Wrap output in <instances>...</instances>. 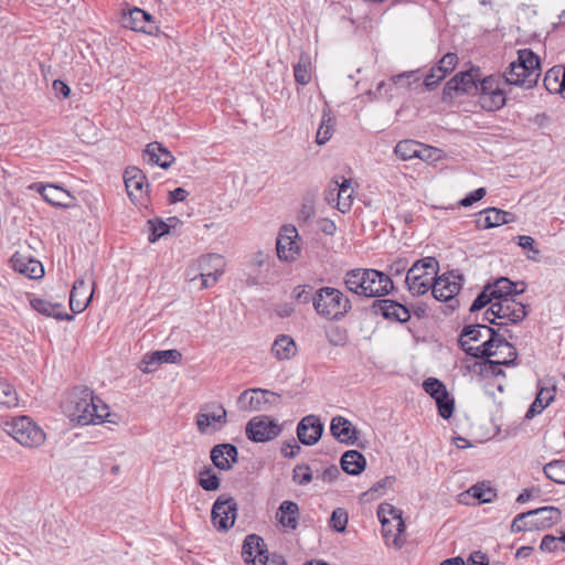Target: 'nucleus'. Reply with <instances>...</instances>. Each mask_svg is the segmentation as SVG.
<instances>
[{
    "label": "nucleus",
    "mask_w": 565,
    "mask_h": 565,
    "mask_svg": "<svg viewBox=\"0 0 565 565\" xmlns=\"http://www.w3.org/2000/svg\"><path fill=\"white\" fill-rule=\"evenodd\" d=\"M461 349L473 358H490L498 354V350L510 351L511 359L518 356L514 347L493 328L484 324L466 326L459 337Z\"/></svg>",
    "instance_id": "nucleus-1"
},
{
    "label": "nucleus",
    "mask_w": 565,
    "mask_h": 565,
    "mask_svg": "<svg viewBox=\"0 0 565 565\" xmlns=\"http://www.w3.org/2000/svg\"><path fill=\"white\" fill-rule=\"evenodd\" d=\"M64 414L78 425L103 423L109 415L108 406L87 386H77L63 404Z\"/></svg>",
    "instance_id": "nucleus-2"
},
{
    "label": "nucleus",
    "mask_w": 565,
    "mask_h": 565,
    "mask_svg": "<svg viewBox=\"0 0 565 565\" xmlns=\"http://www.w3.org/2000/svg\"><path fill=\"white\" fill-rule=\"evenodd\" d=\"M347 288L359 296L382 297L394 287L391 277L376 269L356 268L344 276Z\"/></svg>",
    "instance_id": "nucleus-3"
},
{
    "label": "nucleus",
    "mask_w": 565,
    "mask_h": 565,
    "mask_svg": "<svg viewBox=\"0 0 565 565\" xmlns=\"http://www.w3.org/2000/svg\"><path fill=\"white\" fill-rule=\"evenodd\" d=\"M312 305L317 315L328 320H340L351 309L350 299L339 289L321 287L312 296Z\"/></svg>",
    "instance_id": "nucleus-4"
},
{
    "label": "nucleus",
    "mask_w": 565,
    "mask_h": 565,
    "mask_svg": "<svg viewBox=\"0 0 565 565\" xmlns=\"http://www.w3.org/2000/svg\"><path fill=\"white\" fill-rule=\"evenodd\" d=\"M438 268L439 264L435 257H424L416 260L406 274L405 282L408 291L413 296L425 295L430 289L438 274Z\"/></svg>",
    "instance_id": "nucleus-5"
},
{
    "label": "nucleus",
    "mask_w": 565,
    "mask_h": 565,
    "mask_svg": "<svg viewBox=\"0 0 565 565\" xmlns=\"http://www.w3.org/2000/svg\"><path fill=\"white\" fill-rule=\"evenodd\" d=\"M561 519V511L555 507H542L518 514L511 524V532L545 530Z\"/></svg>",
    "instance_id": "nucleus-6"
},
{
    "label": "nucleus",
    "mask_w": 565,
    "mask_h": 565,
    "mask_svg": "<svg viewBox=\"0 0 565 565\" xmlns=\"http://www.w3.org/2000/svg\"><path fill=\"white\" fill-rule=\"evenodd\" d=\"M3 430L24 447H39L45 440V433L29 416H18L4 422Z\"/></svg>",
    "instance_id": "nucleus-7"
},
{
    "label": "nucleus",
    "mask_w": 565,
    "mask_h": 565,
    "mask_svg": "<svg viewBox=\"0 0 565 565\" xmlns=\"http://www.w3.org/2000/svg\"><path fill=\"white\" fill-rule=\"evenodd\" d=\"M377 516L382 524V533L384 539L388 542L392 539V544L401 548L403 542L401 534L405 531V523L402 518V511L391 504H380L377 509Z\"/></svg>",
    "instance_id": "nucleus-8"
},
{
    "label": "nucleus",
    "mask_w": 565,
    "mask_h": 565,
    "mask_svg": "<svg viewBox=\"0 0 565 565\" xmlns=\"http://www.w3.org/2000/svg\"><path fill=\"white\" fill-rule=\"evenodd\" d=\"M195 424L201 434L217 431L227 424V412L218 402L204 403L195 415Z\"/></svg>",
    "instance_id": "nucleus-9"
},
{
    "label": "nucleus",
    "mask_w": 565,
    "mask_h": 565,
    "mask_svg": "<svg viewBox=\"0 0 565 565\" xmlns=\"http://www.w3.org/2000/svg\"><path fill=\"white\" fill-rule=\"evenodd\" d=\"M462 276L454 271L445 273L435 277L430 287L434 298L438 301H449V307L455 310L458 307V300L455 297L461 289Z\"/></svg>",
    "instance_id": "nucleus-10"
},
{
    "label": "nucleus",
    "mask_w": 565,
    "mask_h": 565,
    "mask_svg": "<svg viewBox=\"0 0 565 565\" xmlns=\"http://www.w3.org/2000/svg\"><path fill=\"white\" fill-rule=\"evenodd\" d=\"M279 394L264 388H249L241 393L237 405L241 411L258 412L277 404Z\"/></svg>",
    "instance_id": "nucleus-11"
},
{
    "label": "nucleus",
    "mask_w": 565,
    "mask_h": 565,
    "mask_svg": "<svg viewBox=\"0 0 565 565\" xmlns=\"http://www.w3.org/2000/svg\"><path fill=\"white\" fill-rule=\"evenodd\" d=\"M237 503L234 498L220 495L212 507L211 518L218 531L230 530L236 520Z\"/></svg>",
    "instance_id": "nucleus-12"
},
{
    "label": "nucleus",
    "mask_w": 565,
    "mask_h": 565,
    "mask_svg": "<svg viewBox=\"0 0 565 565\" xmlns=\"http://www.w3.org/2000/svg\"><path fill=\"white\" fill-rule=\"evenodd\" d=\"M280 433L281 428L277 422L264 415L252 418L246 425V435L255 443L273 440Z\"/></svg>",
    "instance_id": "nucleus-13"
},
{
    "label": "nucleus",
    "mask_w": 565,
    "mask_h": 565,
    "mask_svg": "<svg viewBox=\"0 0 565 565\" xmlns=\"http://www.w3.org/2000/svg\"><path fill=\"white\" fill-rule=\"evenodd\" d=\"M30 189L39 192L43 200L52 206L71 209L76 205L75 198L60 185L33 183Z\"/></svg>",
    "instance_id": "nucleus-14"
},
{
    "label": "nucleus",
    "mask_w": 565,
    "mask_h": 565,
    "mask_svg": "<svg viewBox=\"0 0 565 565\" xmlns=\"http://www.w3.org/2000/svg\"><path fill=\"white\" fill-rule=\"evenodd\" d=\"M298 231L294 225H285L281 227L277 242V256L284 262H294L300 253V246L297 242Z\"/></svg>",
    "instance_id": "nucleus-15"
},
{
    "label": "nucleus",
    "mask_w": 565,
    "mask_h": 565,
    "mask_svg": "<svg viewBox=\"0 0 565 565\" xmlns=\"http://www.w3.org/2000/svg\"><path fill=\"white\" fill-rule=\"evenodd\" d=\"M490 313L493 317H498V319L512 323L521 322L527 315L525 306L522 302L515 301L512 297L498 299L495 302H492Z\"/></svg>",
    "instance_id": "nucleus-16"
},
{
    "label": "nucleus",
    "mask_w": 565,
    "mask_h": 565,
    "mask_svg": "<svg viewBox=\"0 0 565 565\" xmlns=\"http://www.w3.org/2000/svg\"><path fill=\"white\" fill-rule=\"evenodd\" d=\"M323 428L318 416L307 415L297 425V437L302 445L312 446L320 440Z\"/></svg>",
    "instance_id": "nucleus-17"
},
{
    "label": "nucleus",
    "mask_w": 565,
    "mask_h": 565,
    "mask_svg": "<svg viewBox=\"0 0 565 565\" xmlns=\"http://www.w3.org/2000/svg\"><path fill=\"white\" fill-rule=\"evenodd\" d=\"M242 555L247 564L266 565L268 562V554L265 550L264 540L256 534H249L246 536L243 544Z\"/></svg>",
    "instance_id": "nucleus-18"
},
{
    "label": "nucleus",
    "mask_w": 565,
    "mask_h": 565,
    "mask_svg": "<svg viewBox=\"0 0 565 565\" xmlns=\"http://www.w3.org/2000/svg\"><path fill=\"white\" fill-rule=\"evenodd\" d=\"M372 310L376 315H382L385 319L398 322H407L411 319L408 308L391 299H377L372 305Z\"/></svg>",
    "instance_id": "nucleus-19"
},
{
    "label": "nucleus",
    "mask_w": 565,
    "mask_h": 565,
    "mask_svg": "<svg viewBox=\"0 0 565 565\" xmlns=\"http://www.w3.org/2000/svg\"><path fill=\"white\" fill-rule=\"evenodd\" d=\"M10 263L15 271L30 279H40L44 276V267L42 263L20 252H15L11 256Z\"/></svg>",
    "instance_id": "nucleus-20"
},
{
    "label": "nucleus",
    "mask_w": 565,
    "mask_h": 565,
    "mask_svg": "<svg viewBox=\"0 0 565 565\" xmlns=\"http://www.w3.org/2000/svg\"><path fill=\"white\" fill-rule=\"evenodd\" d=\"M94 289L84 278H77L70 294V308L74 313L83 312L92 301Z\"/></svg>",
    "instance_id": "nucleus-21"
},
{
    "label": "nucleus",
    "mask_w": 565,
    "mask_h": 565,
    "mask_svg": "<svg viewBox=\"0 0 565 565\" xmlns=\"http://www.w3.org/2000/svg\"><path fill=\"white\" fill-rule=\"evenodd\" d=\"M211 460L220 470H230L238 460V449L232 444H218L211 450Z\"/></svg>",
    "instance_id": "nucleus-22"
},
{
    "label": "nucleus",
    "mask_w": 565,
    "mask_h": 565,
    "mask_svg": "<svg viewBox=\"0 0 565 565\" xmlns=\"http://www.w3.org/2000/svg\"><path fill=\"white\" fill-rule=\"evenodd\" d=\"M225 262L218 254H209L200 257L196 262V270L200 277H213L217 281L224 273Z\"/></svg>",
    "instance_id": "nucleus-23"
},
{
    "label": "nucleus",
    "mask_w": 565,
    "mask_h": 565,
    "mask_svg": "<svg viewBox=\"0 0 565 565\" xmlns=\"http://www.w3.org/2000/svg\"><path fill=\"white\" fill-rule=\"evenodd\" d=\"M331 435L347 445H353L358 439V430L352 423L342 416H335L330 423Z\"/></svg>",
    "instance_id": "nucleus-24"
},
{
    "label": "nucleus",
    "mask_w": 565,
    "mask_h": 565,
    "mask_svg": "<svg viewBox=\"0 0 565 565\" xmlns=\"http://www.w3.org/2000/svg\"><path fill=\"white\" fill-rule=\"evenodd\" d=\"M124 183L131 203L141 205V170L138 167H127L124 172Z\"/></svg>",
    "instance_id": "nucleus-25"
},
{
    "label": "nucleus",
    "mask_w": 565,
    "mask_h": 565,
    "mask_svg": "<svg viewBox=\"0 0 565 565\" xmlns=\"http://www.w3.org/2000/svg\"><path fill=\"white\" fill-rule=\"evenodd\" d=\"M181 360L182 354L177 349L154 351L143 356V373L154 371L162 363H179Z\"/></svg>",
    "instance_id": "nucleus-26"
},
{
    "label": "nucleus",
    "mask_w": 565,
    "mask_h": 565,
    "mask_svg": "<svg viewBox=\"0 0 565 565\" xmlns=\"http://www.w3.org/2000/svg\"><path fill=\"white\" fill-rule=\"evenodd\" d=\"M30 305L35 311H38L39 313H41L43 316L52 317L60 321L73 320L72 315L64 312L62 303L51 302L43 298L33 297L30 300Z\"/></svg>",
    "instance_id": "nucleus-27"
},
{
    "label": "nucleus",
    "mask_w": 565,
    "mask_h": 565,
    "mask_svg": "<svg viewBox=\"0 0 565 565\" xmlns=\"http://www.w3.org/2000/svg\"><path fill=\"white\" fill-rule=\"evenodd\" d=\"M143 156H148L151 164L158 166L162 169H168L172 166L175 158L173 154L162 146L160 142H150L143 149Z\"/></svg>",
    "instance_id": "nucleus-28"
},
{
    "label": "nucleus",
    "mask_w": 565,
    "mask_h": 565,
    "mask_svg": "<svg viewBox=\"0 0 565 565\" xmlns=\"http://www.w3.org/2000/svg\"><path fill=\"white\" fill-rule=\"evenodd\" d=\"M478 90V85L470 72H461L455 75L444 87V94L451 96L452 93L472 94Z\"/></svg>",
    "instance_id": "nucleus-29"
},
{
    "label": "nucleus",
    "mask_w": 565,
    "mask_h": 565,
    "mask_svg": "<svg viewBox=\"0 0 565 565\" xmlns=\"http://www.w3.org/2000/svg\"><path fill=\"white\" fill-rule=\"evenodd\" d=\"M277 521L286 529L295 530L298 526L299 507L294 501H282L276 513Z\"/></svg>",
    "instance_id": "nucleus-30"
},
{
    "label": "nucleus",
    "mask_w": 565,
    "mask_h": 565,
    "mask_svg": "<svg viewBox=\"0 0 565 565\" xmlns=\"http://www.w3.org/2000/svg\"><path fill=\"white\" fill-rule=\"evenodd\" d=\"M271 353L279 361L290 360L297 353V345L291 337L280 334L271 344Z\"/></svg>",
    "instance_id": "nucleus-31"
},
{
    "label": "nucleus",
    "mask_w": 565,
    "mask_h": 565,
    "mask_svg": "<svg viewBox=\"0 0 565 565\" xmlns=\"http://www.w3.org/2000/svg\"><path fill=\"white\" fill-rule=\"evenodd\" d=\"M504 78L508 84L524 86L526 88L533 87L536 83H530L526 66L518 60L510 63L509 68L504 72Z\"/></svg>",
    "instance_id": "nucleus-32"
},
{
    "label": "nucleus",
    "mask_w": 565,
    "mask_h": 565,
    "mask_svg": "<svg viewBox=\"0 0 565 565\" xmlns=\"http://www.w3.org/2000/svg\"><path fill=\"white\" fill-rule=\"evenodd\" d=\"M366 466L364 456L358 450H348L341 457V468L351 476L360 475Z\"/></svg>",
    "instance_id": "nucleus-33"
},
{
    "label": "nucleus",
    "mask_w": 565,
    "mask_h": 565,
    "mask_svg": "<svg viewBox=\"0 0 565 565\" xmlns=\"http://www.w3.org/2000/svg\"><path fill=\"white\" fill-rule=\"evenodd\" d=\"M484 218V228L497 227L503 224L514 222L515 216L507 211L489 207L481 212Z\"/></svg>",
    "instance_id": "nucleus-34"
},
{
    "label": "nucleus",
    "mask_w": 565,
    "mask_h": 565,
    "mask_svg": "<svg viewBox=\"0 0 565 565\" xmlns=\"http://www.w3.org/2000/svg\"><path fill=\"white\" fill-rule=\"evenodd\" d=\"M491 288V292L493 294L495 300L503 299L508 297L514 298V296L522 294L524 288L516 289L518 284L511 281L507 277H501L495 280L493 285H488Z\"/></svg>",
    "instance_id": "nucleus-35"
},
{
    "label": "nucleus",
    "mask_w": 565,
    "mask_h": 565,
    "mask_svg": "<svg viewBox=\"0 0 565 565\" xmlns=\"http://www.w3.org/2000/svg\"><path fill=\"white\" fill-rule=\"evenodd\" d=\"M520 63L526 66L527 76L531 78L530 83H537L540 77V61L539 57L527 49L518 51V58Z\"/></svg>",
    "instance_id": "nucleus-36"
},
{
    "label": "nucleus",
    "mask_w": 565,
    "mask_h": 565,
    "mask_svg": "<svg viewBox=\"0 0 565 565\" xmlns=\"http://www.w3.org/2000/svg\"><path fill=\"white\" fill-rule=\"evenodd\" d=\"M180 223V220L177 217H170L167 222L162 220H149L148 225L150 230V234L148 236L149 242L154 243L166 234L170 232L171 228H174Z\"/></svg>",
    "instance_id": "nucleus-37"
},
{
    "label": "nucleus",
    "mask_w": 565,
    "mask_h": 565,
    "mask_svg": "<svg viewBox=\"0 0 565 565\" xmlns=\"http://www.w3.org/2000/svg\"><path fill=\"white\" fill-rule=\"evenodd\" d=\"M554 399V388H541L527 409L525 414V418L531 419L535 415L540 414L545 407L550 405V403Z\"/></svg>",
    "instance_id": "nucleus-38"
},
{
    "label": "nucleus",
    "mask_w": 565,
    "mask_h": 565,
    "mask_svg": "<svg viewBox=\"0 0 565 565\" xmlns=\"http://www.w3.org/2000/svg\"><path fill=\"white\" fill-rule=\"evenodd\" d=\"M564 70L553 67L548 70L544 77V86L550 93H563L565 86L563 85Z\"/></svg>",
    "instance_id": "nucleus-39"
},
{
    "label": "nucleus",
    "mask_w": 565,
    "mask_h": 565,
    "mask_svg": "<svg viewBox=\"0 0 565 565\" xmlns=\"http://www.w3.org/2000/svg\"><path fill=\"white\" fill-rule=\"evenodd\" d=\"M505 94L499 87L494 92L491 90L489 94H480L481 106L490 111L502 108L505 105Z\"/></svg>",
    "instance_id": "nucleus-40"
},
{
    "label": "nucleus",
    "mask_w": 565,
    "mask_h": 565,
    "mask_svg": "<svg viewBox=\"0 0 565 565\" xmlns=\"http://www.w3.org/2000/svg\"><path fill=\"white\" fill-rule=\"evenodd\" d=\"M420 148V142L415 140L406 139L399 141L394 149L395 154L401 160H411L414 158H418V151Z\"/></svg>",
    "instance_id": "nucleus-41"
},
{
    "label": "nucleus",
    "mask_w": 565,
    "mask_h": 565,
    "mask_svg": "<svg viewBox=\"0 0 565 565\" xmlns=\"http://www.w3.org/2000/svg\"><path fill=\"white\" fill-rule=\"evenodd\" d=\"M333 127L334 119L332 118L330 110L327 111L324 109L322 114V121L317 131L316 142L318 145H324L327 141H329L330 138L332 137Z\"/></svg>",
    "instance_id": "nucleus-42"
},
{
    "label": "nucleus",
    "mask_w": 565,
    "mask_h": 565,
    "mask_svg": "<svg viewBox=\"0 0 565 565\" xmlns=\"http://www.w3.org/2000/svg\"><path fill=\"white\" fill-rule=\"evenodd\" d=\"M18 404L15 388L6 379L0 377V405L11 408L18 406Z\"/></svg>",
    "instance_id": "nucleus-43"
},
{
    "label": "nucleus",
    "mask_w": 565,
    "mask_h": 565,
    "mask_svg": "<svg viewBox=\"0 0 565 565\" xmlns=\"http://www.w3.org/2000/svg\"><path fill=\"white\" fill-rule=\"evenodd\" d=\"M337 191L338 210L344 213L350 210L352 204L353 190L351 188L350 181L344 179L341 185L337 188Z\"/></svg>",
    "instance_id": "nucleus-44"
},
{
    "label": "nucleus",
    "mask_w": 565,
    "mask_h": 565,
    "mask_svg": "<svg viewBox=\"0 0 565 565\" xmlns=\"http://www.w3.org/2000/svg\"><path fill=\"white\" fill-rule=\"evenodd\" d=\"M311 62L306 55H301L298 63L294 66L295 81L300 85H307L311 81Z\"/></svg>",
    "instance_id": "nucleus-45"
},
{
    "label": "nucleus",
    "mask_w": 565,
    "mask_h": 565,
    "mask_svg": "<svg viewBox=\"0 0 565 565\" xmlns=\"http://www.w3.org/2000/svg\"><path fill=\"white\" fill-rule=\"evenodd\" d=\"M543 471L550 480L565 483V460H553L544 466Z\"/></svg>",
    "instance_id": "nucleus-46"
},
{
    "label": "nucleus",
    "mask_w": 565,
    "mask_h": 565,
    "mask_svg": "<svg viewBox=\"0 0 565 565\" xmlns=\"http://www.w3.org/2000/svg\"><path fill=\"white\" fill-rule=\"evenodd\" d=\"M127 10L122 9V15H121V25L126 29H130L135 32H141V25L139 19L136 17V14L141 13V9L138 7L130 8L126 3Z\"/></svg>",
    "instance_id": "nucleus-47"
},
{
    "label": "nucleus",
    "mask_w": 565,
    "mask_h": 565,
    "mask_svg": "<svg viewBox=\"0 0 565 565\" xmlns=\"http://www.w3.org/2000/svg\"><path fill=\"white\" fill-rule=\"evenodd\" d=\"M198 483L205 491H215L220 488V479L211 467H205L200 471Z\"/></svg>",
    "instance_id": "nucleus-48"
},
{
    "label": "nucleus",
    "mask_w": 565,
    "mask_h": 565,
    "mask_svg": "<svg viewBox=\"0 0 565 565\" xmlns=\"http://www.w3.org/2000/svg\"><path fill=\"white\" fill-rule=\"evenodd\" d=\"M467 492L478 499L481 503H489L497 497L495 491L483 482L470 487Z\"/></svg>",
    "instance_id": "nucleus-49"
},
{
    "label": "nucleus",
    "mask_w": 565,
    "mask_h": 565,
    "mask_svg": "<svg viewBox=\"0 0 565 565\" xmlns=\"http://www.w3.org/2000/svg\"><path fill=\"white\" fill-rule=\"evenodd\" d=\"M329 524L335 532H344L348 524L347 511L342 508H337L331 514Z\"/></svg>",
    "instance_id": "nucleus-50"
},
{
    "label": "nucleus",
    "mask_w": 565,
    "mask_h": 565,
    "mask_svg": "<svg viewBox=\"0 0 565 565\" xmlns=\"http://www.w3.org/2000/svg\"><path fill=\"white\" fill-rule=\"evenodd\" d=\"M492 302H495V298H494L493 294L491 292V288H489V286H486L484 289L473 300V302L470 307V311L471 312L479 311L489 303H490V306H492Z\"/></svg>",
    "instance_id": "nucleus-51"
},
{
    "label": "nucleus",
    "mask_w": 565,
    "mask_h": 565,
    "mask_svg": "<svg viewBox=\"0 0 565 565\" xmlns=\"http://www.w3.org/2000/svg\"><path fill=\"white\" fill-rule=\"evenodd\" d=\"M436 404L438 407V413L444 419H448L451 417L454 412V399L449 396L448 392L441 394V396L437 397Z\"/></svg>",
    "instance_id": "nucleus-52"
},
{
    "label": "nucleus",
    "mask_w": 565,
    "mask_h": 565,
    "mask_svg": "<svg viewBox=\"0 0 565 565\" xmlns=\"http://www.w3.org/2000/svg\"><path fill=\"white\" fill-rule=\"evenodd\" d=\"M443 156H444V152L441 149L420 143V148L418 151V159H420L425 162H436V161H439L443 158Z\"/></svg>",
    "instance_id": "nucleus-53"
},
{
    "label": "nucleus",
    "mask_w": 565,
    "mask_h": 565,
    "mask_svg": "<svg viewBox=\"0 0 565 565\" xmlns=\"http://www.w3.org/2000/svg\"><path fill=\"white\" fill-rule=\"evenodd\" d=\"M423 386L425 392L429 394L434 399L447 392L446 386L439 380L434 377H429L424 381Z\"/></svg>",
    "instance_id": "nucleus-54"
},
{
    "label": "nucleus",
    "mask_w": 565,
    "mask_h": 565,
    "mask_svg": "<svg viewBox=\"0 0 565 565\" xmlns=\"http://www.w3.org/2000/svg\"><path fill=\"white\" fill-rule=\"evenodd\" d=\"M516 356L511 359L510 351H508L507 356L503 360L492 361V360H486L484 364L487 367V372H491L493 375H503L504 372L500 367L501 365H510L513 364Z\"/></svg>",
    "instance_id": "nucleus-55"
},
{
    "label": "nucleus",
    "mask_w": 565,
    "mask_h": 565,
    "mask_svg": "<svg viewBox=\"0 0 565 565\" xmlns=\"http://www.w3.org/2000/svg\"><path fill=\"white\" fill-rule=\"evenodd\" d=\"M312 472L310 470V467L307 465H298L294 469V476L292 479L296 483L300 486L308 484L312 481Z\"/></svg>",
    "instance_id": "nucleus-56"
},
{
    "label": "nucleus",
    "mask_w": 565,
    "mask_h": 565,
    "mask_svg": "<svg viewBox=\"0 0 565 565\" xmlns=\"http://www.w3.org/2000/svg\"><path fill=\"white\" fill-rule=\"evenodd\" d=\"M447 75L445 72L440 71V67L433 66L429 71V73L426 75L424 79V84L427 89L431 90L434 89L439 82H441Z\"/></svg>",
    "instance_id": "nucleus-57"
},
{
    "label": "nucleus",
    "mask_w": 565,
    "mask_h": 565,
    "mask_svg": "<svg viewBox=\"0 0 565 565\" xmlns=\"http://www.w3.org/2000/svg\"><path fill=\"white\" fill-rule=\"evenodd\" d=\"M458 63V56L456 53H446L436 65L435 67H440V71L445 72L446 75H448L450 72H452Z\"/></svg>",
    "instance_id": "nucleus-58"
},
{
    "label": "nucleus",
    "mask_w": 565,
    "mask_h": 565,
    "mask_svg": "<svg viewBox=\"0 0 565 565\" xmlns=\"http://www.w3.org/2000/svg\"><path fill=\"white\" fill-rule=\"evenodd\" d=\"M419 76L417 75V72L402 73L392 78L395 85H401L403 87H408L413 82H417Z\"/></svg>",
    "instance_id": "nucleus-59"
},
{
    "label": "nucleus",
    "mask_w": 565,
    "mask_h": 565,
    "mask_svg": "<svg viewBox=\"0 0 565 565\" xmlns=\"http://www.w3.org/2000/svg\"><path fill=\"white\" fill-rule=\"evenodd\" d=\"M311 288L308 286H297L292 290V297L302 303H308L309 301L312 302V296L310 292Z\"/></svg>",
    "instance_id": "nucleus-60"
},
{
    "label": "nucleus",
    "mask_w": 565,
    "mask_h": 565,
    "mask_svg": "<svg viewBox=\"0 0 565 565\" xmlns=\"http://www.w3.org/2000/svg\"><path fill=\"white\" fill-rule=\"evenodd\" d=\"M518 245L524 249L531 250L534 255L529 256L530 259L535 260L536 256L540 254V250L534 247V238L527 235H520L516 237Z\"/></svg>",
    "instance_id": "nucleus-61"
},
{
    "label": "nucleus",
    "mask_w": 565,
    "mask_h": 565,
    "mask_svg": "<svg viewBox=\"0 0 565 565\" xmlns=\"http://www.w3.org/2000/svg\"><path fill=\"white\" fill-rule=\"evenodd\" d=\"M486 195V189L479 188L469 194H467L463 199L460 200V205L462 206H470L473 203L480 201Z\"/></svg>",
    "instance_id": "nucleus-62"
},
{
    "label": "nucleus",
    "mask_w": 565,
    "mask_h": 565,
    "mask_svg": "<svg viewBox=\"0 0 565 565\" xmlns=\"http://www.w3.org/2000/svg\"><path fill=\"white\" fill-rule=\"evenodd\" d=\"M561 542H562L561 536L556 537V536H553V535H545L542 539L540 548L543 552H554V551L557 550L558 543H561Z\"/></svg>",
    "instance_id": "nucleus-63"
},
{
    "label": "nucleus",
    "mask_w": 565,
    "mask_h": 565,
    "mask_svg": "<svg viewBox=\"0 0 565 565\" xmlns=\"http://www.w3.org/2000/svg\"><path fill=\"white\" fill-rule=\"evenodd\" d=\"M340 475L339 468L335 465H331L326 468L321 475L317 476V478L321 479L323 482L331 483L337 480Z\"/></svg>",
    "instance_id": "nucleus-64"
}]
</instances>
